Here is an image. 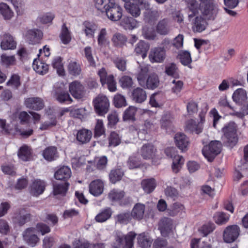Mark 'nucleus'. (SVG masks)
<instances>
[{
    "label": "nucleus",
    "instance_id": "obj_44",
    "mask_svg": "<svg viewBox=\"0 0 248 248\" xmlns=\"http://www.w3.org/2000/svg\"><path fill=\"white\" fill-rule=\"evenodd\" d=\"M97 43L101 47L106 46L109 44V40L108 37V33L106 28L101 29L97 36Z\"/></svg>",
    "mask_w": 248,
    "mask_h": 248
},
{
    "label": "nucleus",
    "instance_id": "obj_2",
    "mask_svg": "<svg viewBox=\"0 0 248 248\" xmlns=\"http://www.w3.org/2000/svg\"><path fill=\"white\" fill-rule=\"evenodd\" d=\"M237 129V124L234 122H230L222 128L224 143L227 146L232 148L237 143L238 141Z\"/></svg>",
    "mask_w": 248,
    "mask_h": 248
},
{
    "label": "nucleus",
    "instance_id": "obj_16",
    "mask_svg": "<svg viewBox=\"0 0 248 248\" xmlns=\"http://www.w3.org/2000/svg\"><path fill=\"white\" fill-rule=\"evenodd\" d=\"M144 0H134L133 2L124 3V7L128 13L133 17H137L140 14V5L144 3Z\"/></svg>",
    "mask_w": 248,
    "mask_h": 248
},
{
    "label": "nucleus",
    "instance_id": "obj_51",
    "mask_svg": "<svg viewBox=\"0 0 248 248\" xmlns=\"http://www.w3.org/2000/svg\"><path fill=\"white\" fill-rule=\"evenodd\" d=\"M232 98L236 103H242L247 99L246 92L243 89H238L233 93Z\"/></svg>",
    "mask_w": 248,
    "mask_h": 248
},
{
    "label": "nucleus",
    "instance_id": "obj_60",
    "mask_svg": "<svg viewBox=\"0 0 248 248\" xmlns=\"http://www.w3.org/2000/svg\"><path fill=\"white\" fill-rule=\"evenodd\" d=\"M121 142L119 135L115 132H111L108 137V144L109 146L116 147Z\"/></svg>",
    "mask_w": 248,
    "mask_h": 248
},
{
    "label": "nucleus",
    "instance_id": "obj_26",
    "mask_svg": "<svg viewBox=\"0 0 248 248\" xmlns=\"http://www.w3.org/2000/svg\"><path fill=\"white\" fill-rule=\"evenodd\" d=\"M92 137V131L84 128L78 130L76 133V139L81 144L89 142Z\"/></svg>",
    "mask_w": 248,
    "mask_h": 248
},
{
    "label": "nucleus",
    "instance_id": "obj_54",
    "mask_svg": "<svg viewBox=\"0 0 248 248\" xmlns=\"http://www.w3.org/2000/svg\"><path fill=\"white\" fill-rule=\"evenodd\" d=\"M172 169L173 172L177 173L184 163L185 159L181 155H176L172 158Z\"/></svg>",
    "mask_w": 248,
    "mask_h": 248
},
{
    "label": "nucleus",
    "instance_id": "obj_23",
    "mask_svg": "<svg viewBox=\"0 0 248 248\" xmlns=\"http://www.w3.org/2000/svg\"><path fill=\"white\" fill-rule=\"evenodd\" d=\"M104 184L99 179L92 181L89 185L90 193L93 195L97 197L100 195L103 192Z\"/></svg>",
    "mask_w": 248,
    "mask_h": 248
},
{
    "label": "nucleus",
    "instance_id": "obj_37",
    "mask_svg": "<svg viewBox=\"0 0 248 248\" xmlns=\"http://www.w3.org/2000/svg\"><path fill=\"white\" fill-rule=\"evenodd\" d=\"M203 127L202 123H197L193 120H190L187 121L185 130L192 133L199 134L202 131Z\"/></svg>",
    "mask_w": 248,
    "mask_h": 248
},
{
    "label": "nucleus",
    "instance_id": "obj_63",
    "mask_svg": "<svg viewBox=\"0 0 248 248\" xmlns=\"http://www.w3.org/2000/svg\"><path fill=\"white\" fill-rule=\"evenodd\" d=\"M20 77L17 74L13 75L7 81V85L17 89L21 85Z\"/></svg>",
    "mask_w": 248,
    "mask_h": 248
},
{
    "label": "nucleus",
    "instance_id": "obj_22",
    "mask_svg": "<svg viewBox=\"0 0 248 248\" xmlns=\"http://www.w3.org/2000/svg\"><path fill=\"white\" fill-rule=\"evenodd\" d=\"M170 23L167 18L160 20L156 26V32L160 35H167L170 31Z\"/></svg>",
    "mask_w": 248,
    "mask_h": 248
},
{
    "label": "nucleus",
    "instance_id": "obj_7",
    "mask_svg": "<svg viewBox=\"0 0 248 248\" xmlns=\"http://www.w3.org/2000/svg\"><path fill=\"white\" fill-rule=\"evenodd\" d=\"M98 75L100 77V80L102 86L107 84L109 91L115 92L116 91V82L114 80L113 75H108L104 68H102L98 71Z\"/></svg>",
    "mask_w": 248,
    "mask_h": 248
},
{
    "label": "nucleus",
    "instance_id": "obj_15",
    "mask_svg": "<svg viewBox=\"0 0 248 248\" xmlns=\"http://www.w3.org/2000/svg\"><path fill=\"white\" fill-rule=\"evenodd\" d=\"M166 57L165 49L162 47L152 48L149 55V59L151 62H162Z\"/></svg>",
    "mask_w": 248,
    "mask_h": 248
},
{
    "label": "nucleus",
    "instance_id": "obj_25",
    "mask_svg": "<svg viewBox=\"0 0 248 248\" xmlns=\"http://www.w3.org/2000/svg\"><path fill=\"white\" fill-rule=\"evenodd\" d=\"M71 171L67 166H62L54 174L56 179L66 182L71 176Z\"/></svg>",
    "mask_w": 248,
    "mask_h": 248
},
{
    "label": "nucleus",
    "instance_id": "obj_36",
    "mask_svg": "<svg viewBox=\"0 0 248 248\" xmlns=\"http://www.w3.org/2000/svg\"><path fill=\"white\" fill-rule=\"evenodd\" d=\"M34 70L40 75L46 74L48 70V65L40 59H35L32 63Z\"/></svg>",
    "mask_w": 248,
    "mask_h": 248
},
{
    "label": "nucleus",
    "instance_id": "obj_43",
    "mask_svg": "<svg viewBox=\"0 0 248 248\" xmlns=\"http://www.w3.org/2000/svg\"><path fill=\"white\" fill-rule=\"evenodd\" d=\"M216 223L222 225L228 222L230 219V215L223 212H217L213 216Z\"/></svg>",
    "mask_w": 248,
    "mask_h": 248
},
{
    "label": "nucleus",
    "instance_id": "obj_39",
    "mask_svg": "<svg viewBox=\"0 0 248 248\" xmlns=\"http://www.w3.org/2000/svg\"><path fill=\"white\" fill-rule=\"evenodd\" d=\"M141 185L143 189L147 193L152 192L156 186V181L154 178L143 180Z\"/></svg>",
    "mask_w": 248,
    "mask_h": 248
},
{
    "label": "nucleus",
    "instance_id": "obj_58",
    "mask_svg": "<svg viewBox=\"0 0 248 248\" xmlns=\"http://www.w3.org/2000/svg\"><path fill=\"white\" fill-rule=\"evenodd\" d=\"M116 218L119 223L127 224L132 219V217L129 212H124L118 214Z\"/></svg>",
    "mask_w": 248,
    "mask_h": 248
},
{
    "label": "nucleus",
    "instance_id": "obj_1",
    "mask_svg": "<svg viewBox=\"0 0 248 248\" xmlns=\"http://www.w3.org/2000/svg\"><path fill=\"white\" fill-rule=\"evenodd\" d=\"M188 21L194 32H202L208 26L205 18L199 15V2L197 0H185Z\"/></svg>",
    "mask_w": 248,
    "mask_h": 248
},
{
    "label": "nucleus",
    "instance_id": "obj_12",
    "mask_svg": "<svg viewBox=\"0 0 248 248\" xmlns=\"http://www.w3.org/2000/svg\"><path fill=\"white\" fill-rule=\"evenodd\" d=\"M69 91L75 99H80L84 97V87L78 80H75L69 84Z\"/></svg>",
    "mask_w": 248,
    "mask_h": 248
},
{
    "label": "nucleus",
    "instance_id": "obj_45",
    "mask_svg": "<svg viewBox=\"0 0 248 248\" xmlns=\"http://www.w3.org/2000/svg\"><path fill=\"white\" fill-rule=\"evenodd\" d=\"M137 21L131 17H124L121 22V25L125 30H131L137 27Z\"/></svg>",
    "mask_w": 248,
    "mask_h": 248
},
{
    "label": "nucleus",
    "instance_id": "obj_3",
    "mask_svg": "<svg viewBox=\"0 0 248 248\" xmlns=\"http://www.w3.org/2000/svg\"><path fill=\"white\" fill-rule=\"evenodd\" d=\"M199 10L208 20H214L218 9L214 0H198Z\"/></svg>",
    "mask_w": 248,
    "mask_h": 248
},
{
    "label": "nucleus",
    "instance_id": "obj_53",
    "mask_svg": "<svg viewBox=\"0 0 248 248\" xmlns=\"http://www.w3.org/2000/svg\"><path fill=\"white\" fill-rule=\"evenodd\" d=\"M14 221L20 226L24 225L26 223L30 221L31 219V215L29 213L21 214V213L16 214L13 217Z\"/></svg>",
    "mask_w": 248,
    "mask_h": 248
},
{
    "label": "nucleus",
    "instance_id": "obj_18",
    "mask_svg": "<svg viewBox=\"0 0 248 248\" xmlns=\"http://www.w3.org/2000/svg\"><path fill=\"white\" fill-rule=\"evenodd\" d=\"M156 153V149L152 143L144 144L141 147L140 153L144 159H153Z\"/></svg>",
    "mask_w": 248,
    "mask_h": 248
},
{
    "label": "nucleus",
    "instance_id": "obj_30",
    "mask_svg": "<svg viewBox=\"0 0 248 248\" xmlns=\"http://www.w3.org/2000/svg\"><path fill=\"white\" fill-rule=\"evenodd\" d=\"M159 84V80L158 76L155 74H150L147 79L145 80V84L141 86L148 89L154 90L158 87Z\"/></svg>",
    "mask_w": 248,
    "mask_h": 248
},
{
    "label": "nucleus",
    "instance_id": "obj_31",
    "mask_svg": "<svg viewBox=\"0 0 248 248\" xmlns=\"http://www.w3.org/2000/svg\"><path fill=\"white\" fill-rule=\"evenodd\" d=\"M82 25V31L85 33L86 36L88 38H93L97 29V25L93 22L88 21H84Z\"/></svg>",
    "mask_w": 248,
    "mask_h": 248
},
{
    "label": "nucleus",
    "instance_id": "obj_9",
    "mask_svg": "<svg viewBox=\"0 0 248 248\" xmlns=\"http://www.w3.org/2000/svg\"><path fill=\"white\" fill-rule=\"evenodd\" d=\"M240 229L237 225H232L227 227L223 232V239L226 243L234 241L240 234Z\"/></svg>",
    "mask_w": 248,
    "mask_h": 248
},
{
    "label": "nucleus",
    "instance_id": "obj_27",
    "mask_svg": "<svg viewBox=\"0 0 248 248\" xmlns=\"http://www.w3.org/2000/svg\"><path fill=\"white\" fill-rule=\"evenodd\" d=\"M69 184L65 182L62 183H53V193L55 196H64L68 189Z\"/></svg>",
    "mask_w": 248,
    "mask_h": 248
},
{
    "label": "nucleus",
    "instance_id": "obj_4",
    "mask_svg": "<svg viewBox=\"0 0 248 248\" xmlns=\"http://www.w3.org/2000/svg\"><path fill=\"white\" fill-rule=\"evenodd\" d=\"M136 236V234L133 232H129L125 235L121 232H118L115 236V242L112 246L114 248H132Z\"/></svg>",
    "mask_w": 248,
    "mask_h": 248
},
{
    "label": "nucleus",
    "instance_id": "obj_59",
    "mask_svg": "<svg viewBox=\"0 0 248 248\" xmlns=\"http://www.w3.org/2000/svg\"><path fill=\"white\" fill-rule=\"evenodd\" d=\"M0 59L1 64L5 67L14 65L16 62V58L14 56H8L5 54L1 55Z\"/></svg>",
    "mask_w": 248,
    "mask_h": 248
},
{
    "label": "nucleus",
    "instance_id": "obj_62",
    "mask_svg": "<svg viewBox=\"0 0 248 248\" xmlns=\"http://www.w3.org/2000/svg\"><path fill=\"white\" fill-rule=\"evenodd\" d=\"M52 65L54 68L57 70L59 74L63 72L62 58L61 57L58 56L54 58L52 62Z\"/></svg>",
    "mask_w": 248,
    "mask_h": 248
},
{
    "label": "nucleus",
    "instance_id": "obj_52",
    "mask_svg": "<svg viewBox=\"0 0 248 248\" xmlns=\"http://www.w3.org/2000/svg\"><path fill=\"white\" fill-rule=\"evenodd\" d=\"M165 73L167 75L175 78L179 77L178 68L174 63H169L166 65Z\"/></svg>",
    "mask_w": 248,
    "mask_h": 248
},
{
    "label": "nucleus",
    "instance_id": "obj_57",
    "mask_svg": "<svg viewBox=\"0 0 248 248\" xmlns=\"http://www.w3.org/2000/svg\"><path fill=\"white\" fill-rule=\"evenodd\" d=\"M105 133V128L102 120L97 119L94 128V136L95 138L100 137Z\"/></svg>",
    "mask_w": 248,
    "mask_h": 248
},
{
    "label": "nucleus",
    "instance_id": "obj_6",
    "mask_svg": "<svg viewBox=\"0 0 248 248\" xmlns=\"http://www.w3.org/2000/svg\"><path fill=\"white\" fill-rule=\"evenodd\" d=\"M93 103L95 111L99 115L103 116L108 112L109 102L106 96L98 95L93 100Z\"/></svg>",
    "mask_w": 248,
    "mask_h": 248
},
{
    "label": "nucleus",
    "instance_id": "obj_14",
    "mask_svg": "<svg viewBox=\"0 0 248 248\" xmlns=\"http://www.w3.org/2000/svg\"><path fill=\"white\" fill-rule=\"evenodd\" d=\"M35 231L36 229L34 228H28L22 233L23 240L28 245L32 247L35 246L39 240L35 234Z\"/></svg>",
    "mask_w": 248,
    "mask_h": 248
},
{
    "label": "nucleus",
    "instance_id": "obj_34",
    "mask_svg": "<svg viewBox=\"0 0 248 248\" xmlns=\"http://www.w3.org/2000/svg\"><path fill=\"white\" fill-rule=\"evenodd\" d=\"M150 68V65L148 64H143L140 65V70L137 76V80L140 85H144L145 80L146 79Z\"/></svg>",
    "mask_w": 248,
    "mask_h": 248
},
{
    "label": "nucleus",
    "instance_id": "obj_46",
    "mask_svg": "<svg viewBox=\"0 0 248 248\" xmlns=\"http://www.w3.org/2000/svg\"><path fill=\"white\" fill-rule=\"evenodd\" d=\"M138 243L141 248H150L152 240L144 232L140 234L138 236Z\"/></svg>",
    "mask_w": 248,
    "mask_h": 248
},
{
    "label": "nucleus",
    "instance_id": "obj_10",
    "mask_svg": "<svg viewBox=\"0 0 248 248\" xmlns=\"http://www.w3.org/2000/svg\"><path fill=\"white\" fill-rule=\"evenodd\" d=\"M0 46L2 50H13L16 48V42L9 33L4 32L0 35Z\"/></svg>",
    "mask_w": 248,
    "mask_h": 248
},
{
    "label": "nucleus",
    "instance_id": "obj_17",
    "mask_svg": "<svg viewBox=\"0 0 248 248\" xmlns=\"http://www.w3.org/2000/svg\"><path fill=\"white\" fill-rule=\"evenodd\" d=\"M24 104L27 108L36 111L43 109L44 107L43 99L38 97L26 98L24 101Z\"/></svg>",
    "mask_w": 248,
    "mask_h": 248
},
{
    "label": "nucleus",
    "instance_id": "obj_8",
    "mask_svg": "<svg viewBox=\"0 0 248 248\" xmlns=\"http://www.w3.org/2000/svg\"><path fill=\"white\" fill-rule=\"evenodd\" d=\"M125 192L118 189H113L108 194L109 200L114 202H118L120 205H125L130 202V198H124Z\"/></svg>",
    "mask_w": 248,
    "mask_h": 248
},
{
    "label": "nucleus",
    "instance_id": "obj_48",
    "mask_svg": "<svg viewBox=\"0 0 248 248\" xmlns=\"http://www.w3.org/2000/svg\"><path fill=\"white\" fill-rule=\"evenodd\" d=\"M124 175L123 170L121 169L112 170L109 174V178L110 182L115 184L120 181Z\"/></svg>",
    "mask_w": 248,
    "mask_h": 248
},
{
    "label": "nucleus",
    "instance_id": "obj_32",
    "mask_svg": "<svg viewBox=\"0 0 248 248\" xmlns=\"http://www.w3.org/2000/svg\"><path fill=\"white\" fill-rule=\"evenodd\" d=\"M132 97L133 100L135 102L141 103L146 100L147 94L144 90L141 88L137 87L133 90Z\"/></svg>",
    "mask_w": 248,
    "mask_h": 248
},
{
    "label": "nucleus",
    "instance_id": "obj_40",
    "mask_svg": "<svg viewBox=\"0 0 248 248\" xmlns=\"http://www.w3.org/2000/svg\"><path fill=\"white\" fill-rule=\"evenodd\" d=\"M60 38L62 42L64 45L68 44L71 41V33L65 23L62 26L61 31L60 34Z\"/></svg>",
    "mask_w": 248,
    "mask_h": 248
},
{
    "label": "nucleus",
    "instance_id": "obj_24",
    "mask_svg": "<svg viewBox=\"0 0 248 248\" xmlns=\"http://www.w3.org/2000/svg\"><path fill=\"white\" fill-rule=\"evenodd\" d=\"M43 33L38 29L29 30L26 34V39L29 44H35L42 38Z\"/></svg>",
    "mask_w": 248,
    "mask_h": 248
},
{
    "label": "nucleus",
    "instance_id": "obj_56",
    "mask_svg": "<svg viewBox=\"0 0 248 248\" xmlns=\"http://www.w3.org/2000/svg\"><path fill=\"white\" fill-rule=\"evenodd\" d=\"M137 110L136 107L130 106L124 112L123 116L124 121H135Z\"/></svg>",
    "mask_w": 248,
    "mask_h": 248
},
{
    "label": "nucleus",
    "instance_id": "obj_28",
    "mask_svg": "<svg viewBox=\"0 0 248 248\" xmlns=\"http://www.w3.org/2000/svg\"><path fill=\"white\" fill-rule=\"evenodd\" d=\"M44 158L48 161L56 160L59 157V153L56 147L51 146L46 148L43 152Z\"/></svg>",
    "mask_w": 248,
    "mask_h": 248
},
{
    "label": "nucleus",
    "instance_id": "obj_21",
    "mask_svg": "<svg viewBox=\"0 0 248 248\" xmlns=\"http://www.w3.org/2000/svg\"><path fill=\"white\" fill-rule=\"evenodd\" d=\"M46 183L40 179L35 180L30 186V193L34 196L42 194L45 191Z\"/></svg>",
    "mask_w": 248,
    "mask_h": 248
},
{
    "label": "nucleus",
    "instance_id": "obj_35",
    "mask_svg": "<svg viewBox=\"0 0 248 248\" xmlns=\"http://www.w3.org/2000/svg\"><path fill=\"white\" fill-rule=\"evenodd\" d=\"M19 158L23 161H29L32 157L31 148L26 145L21 146L18 150L17 153Z\"/></svg>",
    "mask_w": 248,
    "mask_h": 248
},
{
    "label": "nucleus",
    "instance_id": "obj_49",
    "mask_svg": "<svg viewBox=\"0 0 248 248\" xmlns=\"http://www.w3.org/2000/svg\"><path fill=\"white\" fill-rule=\"evenodd\" d=\"M178 57L183 65L189 67L192 62V59L190 53L188 51L181 50L179 51Z\"/></svg>",
    "mask_w": 248,
    "mask_h": 248
},
{
    "label": "nucleus",
    "instance_id": "obj_19",
    "mask_svg": "<svg viewBox=\"0 0 248 248\" xmlns=\"http://www.w3.org/2000/svg\"><path fill=\"white\" fill-rule=\"evenodd\" d=\"M173 228L172 220L168 217H164L161 219L159 224V229L163 236H167Z\"/></svg>",
    "mask_w": 248,
    "mask_h": 248
},
{
    "label": "nucleus",
    "instance_id": "obj_5",
    "mask_svg": "<svg viewBox=\"0 0 248 248\" xmlns=\"http://www.w3.org/2000/svg\"><path fill=\"white\" fill-rule=\"evenodd\" d=\"M222 150V143L218 140L211 141L208 145L204 146L202 150L204 156L209 162H212Z\"/></svg>",
    "mask_w": 248,
    "mask_h": 248
},
{
    "label": "nucleus",
    "instance_id": "obj_29",
    "mask_svg": "<svg viewBox=\"0 0 248 248\" xmlns=\"http://www.w3.org/2000/svg\"><path fill=\"white\" fill-rule=\"evenodd\" d=\"M145 206L144 204L137 203L134 206L131 214L134 219L140 220L142 219L144 215Z\"/></svg>",
    "mask_w": 248,
    "mask_h": 248
},
{
    "label": "nucleus",
    "instance_id": "obj_64",
    "mask_svg": "<svg viewBox=\"0 0 248 248\" xmlns=\"http://www.w3.org/2000/svg\"><path fill=\"white\" fill-rule=\"evenodd\" d=\"M114 104L117 108L125 107L127 105L125 97L120 94H117L114 96Z\"/></svg>",
    "mask_w": 248,
    "mask_h": 248
},
{
    "label": "nucleus",
    "instance_id": "obj_42",
    "mask_svg": "<svg viewBox=\"0 0 248 248\" xmlns=\"http://www.w3.org/2000/svg\"><path fill=\"white\" fill-rule=\"evenodd\" d=\"M95 7L102 13H105L115 2V0H94Z\"/></svg>",
    "mask_w": 248,
    "mask_h": 248
},
{
    "label": "nucleus",
    "instance_id": "obj_33",
    "mask_svg": "<svg viewBox=\"0 0 248 248\" xmlns=\"http://www.w3.org/2000/svg\"><path fill=\"white\" fill-rule=\"evenodd\" d=\"M150 48L149 43L144 41H140L137 44L135 48V52L138 55H141L143 59L147 56V52Z\"/></svg>",
    "mask_w": 248,
    "mask_h": 248
},
{
    "label": "nucleus",
    "instance_id": "obj_11",
    "mask_svg": "<svg viewBox=\"0 0 248 248\" xmlns=\"http://www.w3.org/2000/svg\"><path fill=\"white\" fill-rule=\"evenodd\" d=\"M107 17L112 21L120 20L123 16L122 8L115 1L105 12Z\"/></svg>",
    "mask_w": 248,
    "mask_h": 248
},
{
    "label": "nucleus",
    "instance_id": "obj_47",
    "mask_svg": "<svg viewBox=\"0 0 248 248\" xmlns=\"http://www.w3.org/2000/svg\"><path fill=\"white\" fill-rule=\"evenodd\" d=\"M160 13L157 10H146L144 12V20L146 22L152 24L160 16Z\"/></svg>",
    "mask_w": 248,
    "mask_h": 248
},
{
    "label": "nucleus",
    "instance_id": "obj_50",
    "mask_svg": "<svg viewBox=\"0 0 248 248\" xmlns=\"http://www.w3.org/2000/svg\"><path fill=\"white\" fill-rule=\"evenodd\" d=\"M0 13L5 20L10 19L14 16V13L6 3H0Z\"/></svg>",
    "mask_w": 248,
    "mask_h": 248
},
{
    "label": "nucleus",
    "instance_id": "obj_13",
    "mask_svg": "<svg viewBox=\"0 0 248 248\" xmlns=\"http://www.w3.org/2000/svg\"><path fill=\"white\" fill-rule=\"evenodd\" d=\"M53 93L54 99L61 104H69L73 102L69 93L62 88H55Z\"/></svg>",
    "mask_w": 248,
    "mask_h": 248
},
{
    "label": "nucleus",
    "instance_id": "obj_41",
    "mask_svg": "<svg viewBox=\"0 0 248 248\" xmlns=\"http://www.w3.org/2000/svg\"><path fill=\"white\" fill-rule=\"evenodd\" d=\"M110 208L107 207L101 211L95 217V220L97 222H104L108 219L112 215Z\"/></svg>",
    "mask_w": 248,
    "mask_h": 248
},
{
    "label": "nucleus",
    "instance_id": "obj_61",
    "mask_svg": "<svg viewBox=\"0 0 248 248\" xmlns=\"http://www.w3.org/2000/svg\"><path fill=\"white\" fill-rule=\"evenodd\" d=\"M74 248H93V244L86 240H75L73 243Z\"/></svg>",
    "mask_w": 248,
    "mask_h": 248
},
{
    "label": "nucleus",
    "instance_id": "obj_38",
    "mask_svg": "<svg viewBox=\"0 0 248 248\" xmlns=\"http://www.w3.org/2000/svg\"><path fill=\"white\" fill-rule=\"evenodd\" d=\"M111 41L113 46L117 47H122L126 45L127 38L125 35L117 32L113 35Z\"/></svg>",
    "mask_w": 248,
    "mask_h": 248
},
{
    "label": "nucleus",
    "instance_id": "obj_55",
    "mask_svg": "<svg viewBox=\"0 0 248 248\" xmlns=\"http://www.w3.org/2000/svg\"><path fill=\"white\" fill-rule=\"evenodd\" d=\"M69 74L74 76H79L81 72V68L79 63L75 61H71L68 65Z\"/></svg>",
    "mask_w": 248,
    "mask_h": 248
},
{
    "label": "nucleus",
    "instance_id": "obj_20",
    "mask_svg": "<svg viewBox=\"0 0 248 248\" xmlns=\"http://www.w3.org/2000/svg\"><path fill=\"white\" fill-rule=\"evenodd\" d=\"M174 141L176 146L182 151H186L188 149L189 144L188 138L182 133H177L174 137Z\"/></svg>",
    "mask_w": 248,
    "mask_h": 248
}]
</instances>
